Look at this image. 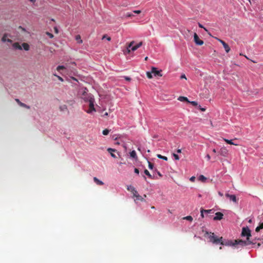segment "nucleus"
Returning a JSON list of instances; mask_svg holds the SVG:
<instances>
[{"label":"nucleus","instance_id":"60","mask_svg":"<svg viewBox=\"0 0 263 263\" xmlns=\"http://www.w3.org/2000/svg\"><path fill=\"white\" fill-rule=\"evenodd\" d=\"M260 243H258L257 245V247L258 248L260 246Z\"/></svg>","mask_w":263,"mask_h":263},{"label":"nucleus","instance_id":"22","mask_svg":"<svg viewBox=\"0 0 263 263\" xmlns=\"http://www.w3.org/2000/svg\"><path fill=\"white\" fill-rule=\"evenodd\" d=\"M178 100L180 101H187V102H189V100H188V99L186 98V97H179L178 98Z\"/></svg>","mask_w":263,"mask_h":263},{"label":"nucleus","instance_id":"5","mask_svg":"<svg viewBox=\"0 0 263 263\" xmlns=\"http://www.w3.org/2000/svg\"><path fill=\"white\" fill-rule=\"evenodd\" d=\"M89 103V109L86 111V112L88 114L91 113L92 111H95L96 109L94 107V103H95V99L90 100Z\"/></svg>","mask_w":263,"mask_h":263},{"label":"nucleus","instance_id":"61","mask_svg":"<svg viewBox=\"0 0 263 263\" xmlns=\"http://www.w3.org/2000/svg\"><path fill=\"white\" fill-rule=\"evenodd\" d=\"M213 152H214V153H216V149H213Z\"/></svg>","mask_w":263,"mask_h":263},{"label":"nucleus","instance_id":"4","mask_svg":"<svg viewBox=\"0 0 263 263\" xmlns=\"http://www.w3.org/2000/svg\"><path fill=\"white\" fill-rule=\"evenodd\" d=\"M81 98L85 102H88L90 100L93 99V97L90 93H87L85 91H84L81 96Z\"/></svg>","mask_w":263,"mask_h":263},{"label":"nucleus","instance_id":"62","mask_svg":"<svg viewBox=\"0 0 263 263\" xmlns=\"http://www.w3.org/2000/svg\"><path fill=\"white\" fill-rule=\"evenodd\" d=\"M29 1L34 3L35 2L34 0H29Z\"/></svg>","mask_w":263,"mask_h":263},{"label":"nucleus","instance_id":"18","mask_svg":"<svg viewBox=\"0 0 263 263\" xmlns=\"http://www.w3.org/2000/svg\"><path fill=\"white\" fill-rule=\"evenodd\" d=\"M261 229H263V222L262 223H260L258 227H257V228L255 229V232L256 233H258Z\"/></svg>","mask_w":263,"mask_h":263},{"label":"nucleus","instance_id":"28","mask_svg":"<svg viewBox=\"0 0 263 263\" xmlns=\"http://www.w3.org/2000/svg\"><path fill=\"white\" fill-rule=\"evenodd\" d=\"M8 36V34H5L2 37V42H6V40H7V37Z\"/></svg>","mask_w":263,"mask_h":263},{"label":"nucleus","instance_id":"31","mask_svg":"<svg viewBox=\"0 0 263 263\" xmlns=\"http://www.w3.org/2000/svg\"><path fill=\"white\" fill-rule=\"evenodd\" d=\"M109 133V130H108V129H105L104 130H103L102 132V134L106 136V135H107Z\"/></svg>","mask_w":263,"mask_h":263},{"label":"nucleus","instance_id":"44","mask_svg":"<svg viewBox=\"0 0 263 263\" xmlns=\"http://www.w3.org/2000/svg\"><path fill=\"white\" fill-rule=\"evenodd\" d=\"M134 172H135V173H136L137 174H139V170L137 168H135L134 169Z\"/></svg>","mask_w":263,"mask_h":263},{"label":"nucleus","instance_id":"35","mask_svg":"<svg viewBox=\"0 0 263 263\" xmlns=\"http://www.w3.org/2000/svg\"><path fill=\"white\" fill-rule=\"evenodd\" d=\"M65 67L64 66H58L57 67V70L58 71H60V70L61 69H65Z\"/></svg>","mask_w":263,"mask_h":263},{"label":"nucleus","instance_id":"29","mask_svg":"<svg viewBox=\"0 0 263 263\" xmlns=\"http://www.w3.org/2000/svg\"><path fill=\"white\" fill-rule=\"evenodd\" d=\"M183 219H186L187 220H189L190 221H192L193 220V218L191 216H187L186 217H184Z\"/></svg>","mask_w":263,"mask_h":263},{"label":"nucleus","instance_id":"23","mask_svg":"<svg viewBox=\"0 0 263 263\" xmlns=\"http://www.w3.org/2000/svg\"><path fill=\"white\" fill-rule=\"evenodd\" d=\"M130 156L131 157H132L133 158H137L136 153L135 151H133L130 153Z\"/></svg>","mask_w":263,"mask_h":263},{"label":"nucleus","instance_id":"52","mask_svg":"<svg viewBox=\"0 0 263 263\" xmlns=\"http://www.w3.org/2000/svg\"><path fill=\"white\" fill-rule=\"evenodd\" d=\"M15 101L18 103V104L19 105L20 104V103L21 102L20 100L18 99H15Z\"/></svg>","mask_w":263,"mask_h":263},{"label":"nucleus","instance_id":"14","mask_svg":"<svg viewBox=\"0 0 263 263\" xmlns=\"http://www.w3.org/2000/svg\"><path fill=\"white\" fill-rule=\"evenodd\" d=\"M107 151L110 153V155L113 158H116V156L112 153V152H115L116 151V150L115 149H113V148H108L107 149Z\"/></svg>","mask_w":263,"mask_h":263},{"label":"nucleus","instance_id":"12","mask_svg":"<svg viewBox=\"0 0 263 263\" xmlns=\"http://www.w3.org/2000/svg\"><path fill=\"white\" fill-rule=\"evenodd\" d=\"M135 44V41H133L132 42H130L127 45V48H126V52L128 54L130 53V51H132L131 50V48L133 46V45H134V44Z\"/></svg>","mask_w":263,"mask_h":263},{"label":"nucleus","instance_id":"33","mask_svg":"<svg viewBox=\"0 0 263 263\" xmlns=\"http://www.w3.org/2000/svg\"><path fill=\"white\" fill-rule=\"evenodd\" d=\"M137 200H140L141 201H144V198H142L141 196H140L139 194H137V196L136 197Z\"/></svg>","mask_w":263,"mask_h":263},{"label":"nucleus","instance_id":"2","mask_svg":"<svg viewBox=\"0 0 263 263\" xmlns=\"http://www.w3.org/2000/svg\"><path fill=\"white\" fill-rule=\"evenodd\" d=\"M220 244L227 246H235L237 245H245V242H243L242 240H235L234 241L230 240L225 241L222 240Z\"/></svg>","mask_w":263,"mask_h":263},{"label":"nucleus","instance_id":"48","mask_svg":"<svg viewBox=\"0 0 263 263\" xmlns=\"http://www.w3.org/2000/svg\"><path fill=\"white\" fill-rule=\"evenodd\" d=\"M54 32L55 33H59V30H58V29L57 28V27H55L54 28Z\"/></svg>","mask_w":263,"mask_h":263},{"label":"nucleus","instance_id":"19","mask_svg":"<svg viewBox=\"0 0 263 263\" xmlns=\"http://www.w3.org/2000/svg\"><path fill=\"white\" fill-rule=\"evenodd\" d=\"M75 39L79 44H82L83 43V40L81 39V37L79 34L76 36Z\"/></svg>","mask_w":263,"mask_h":263},{"label":"nucleus","instance_id":"32","mask_svg":"<svg viewBox=\"0 0 263 263\" xmlns=\"http://www.w3.org/2000/svg\"><path fill=\"white\" fill-rule=\"evenodd\" d=\"M152 71L151 72H147L146 76L148 79H152L153 78Z\"/></svg>","mask_w":263,"mask_h":263},{"label":"nucleus","instance_id":"6","mask_svg":"<svg viewBox=\"0 0 263 263\" xmlns=\"http://www.w3.org/2000/svg\"><path fill=\"white\" fill-rule=\"evenodd\" d=\"M215 39L218 40L220 43L222 44V45H223L227 53H228L230 51V47H229V46L228 45V44H227L226 42H224L223 40L220 39H218L217 37H215Z\"/></svg>","mask_w":263,"mask_h":263},{"label":"nucleus","instance_id":"17","mask_svg":"<svg viewBox=\"0 0 263 263\" xmlns=\"http://www.w3.org/2000/svg\"><path fill=\"white\" fill-rule=\"evenodd\" d=\"M223 140L224 141L227 143L231 145H238L237 144H235L233 142L232 140H228L226 138H222Z\"/></svg>","mask_w":263,"mask_h":263},{"label":"nucleus","instance_id":"45","mask_svg":"<svg viewBox=\"0 0 263 263\" xmlns=\"http://www.w3.org/2000/svg\"><path fill=\"white\" fill-rule=\"evenodd\" d=\"M191 103L194 105V106H197V103L195 101H192L191 102Z\"/></svg>","mask_w":263,"mask_h":263},{"label":"nucleus","instance_id":"51","mask_svg":"<svg viewBox=\"0 0 263 263\" xmlns=\"http://www.w3.org/2000/svg\"><path fill=\"white\" fill-rule=\"evenodd\" d=\"M124 78L126 80L128 81H130V80H131V79L128 77H124Z\"/></svg>","mask_w":263,"mask_h":263},{"label":"nucleus","instance_id":"46","mask_svg":"<svg viewBox=\"0 0 263 263\" xmlns=\"http://www.w3.org/2000/svg\"><path fill=\"white\" fill-rule=\"evenodd\" d=\"M133 15L131 13H127L126 14V17H132L133 16Z\"/></svg>","mask_w":263,"mask_h":263},{"label":"nucleus","instance_id":"41","mask_svg":"<svg viewBox=\"0 0 263 263\" xmlns=\"http://www.w3.org/2000/svg\"><path fill=\"white\" fill-rule=\"evenodd\" d=\"M173 156H174V158H175V160H179V159H180V158H179V157L178 156V155H177V154H174H174H173Z\"/></svg>","mask_w":263,"mask_h":263},{"label":"nucleus","instance_id":"53","mask_svg":"<svg viewBox=\"0 0 263 263\" xmlns=\"http://www.w3.org/2000/svg\"><path fill=\"white\" fill-rule=\"evenodd\" d=\"M195 180V177L193 176L191 178H190V180L191 181H194V180Z\"/></svg>","mask_w":263,"mask_h":263},{"label":"nucleus","instance_id":"58","mask_svg":"<svg viewBox=\"0 0 263 263\" xmlns=\"http://www.w3.org/2000/svg\"><path fill=\"white\" fill-rule=\"evenodd\" d=\"M218 194L220 196H223V194L221 193V192H218Z\"/></svg>","mask_w":263,"mask_h":263},{"label":"nucleus","instance_id":"30","mask_svg":"<svg viewBox=\"0 0 263 263\" xmlns=\"http://www.w3.org/2000/svg\"><path fill=\"white\" fill-rule=\"evenodd\" d=\"M106 39L107 41H110L111 40V38L109 36H108L106 34H104L103 36L102 39Z\"/></svg>","mask_w":263,"mask_h":263},{"label":"nucleus","instance_id":"24","mask_svg":"<svg viewBox=\"0 0 263 263\" xmlns=\"http://www.w3.org/2000/svg\"><path fill=\"white\" fill-rule=\"evenodd\" d=\"M144 174L147 175L149 178H151V179H153V177H152V176L151 175V174L149 173V172H148V171L147 170H145L144 171Z\"/></svg>","mask_w":263,"mask_h":263},{"label":"nucleus","instance_id":"63","mask_svg":"<svg viewBox=\"0 0 263 263\" xmlns=\"http://www.w3.org/2000/svg\"><path fill=\"white\" fill-rule=\"evenodd\" d=\"M147 59H148V57H145V61L147 60Z\"/></svg>","mask_w":263,"mask_h":263},{"label":"nucleus","instance_id":"64","mask_svg":"<svg viewBox=\"0 0 263 263\" xmlns=\"http://www.w3.org/2000/svg\"><path fill=\"white\" fill-rule=\"evenodd\" d=\"M158 174L160 176H161V174L160 173V172H158Z\"/></svg>","mask_w":263,"mask_h":263},{"label":"nucleus","instance_id":"8","mask_svg":"<svg viewBox=\"0 0 263 263\" xmlns=\"http://www.w3.org/2000/svg\"><path fill=\"white\" fill-rule=\"evenodd\" d=\"M194 40L195 43L198 45H202L203 44V41L199 39L196 33H195L194 34Z\"/></svg>","mask_w":263,"mask_h":263},{"label":"nucleus","instance_id":"56","mask_svg":"<svg viewBox=\"0 0 263 263\" xmlns=\"http://www.w3.org/2000/svg\"><path fill=\"white\" fill-rule=\"evenodd\" d=\"M6 42H9V43H12V41L11 40H10V39H7Z\"/></svg>","mask_w":263,"mask_h":263},{"label":"nucleus","instance_id":"20","mask_svg":"<svg viewBox=\"0 0 263 263\" xmlns=\"http://www.w3.org/2000/svg\"><path fill=\"white\" fill-rule=\"evenodd\" d=\"M93 180L98 185H102L104 184V183L102 181L99 180L97 177H94Z\"/></svg>","mask_w":263,"mask_h":263},{"label":"nucleus","instance_id":"13","mask_svg":"<svg viewBox=\"0 0 263 263\" xmlns=\"http://www.w3.org/2000/svg\"><path fill=\"white\" fill-rule=\"evenodd\" d=\"M143 44L142 42H140L138 44L135 45V46H132L131 50L133 51H136L137 49H138L139 47H140Z\"/></svg>","mask_w":263,"mask_h":263},{"label":"nucleus","instance_id":"43","mask_svg":"<svg viewBox=\"0 0 263 263\" xmlns=\"http://www.w3.org/2000/svg\"><path fill=\"white\" fill-rule=\"evenodd\" d=\"M53 75H54V76L57 77L58 78V79L60 81H63V79L62 77H61L60 76H58V75H57V74H54Z\"/></svg>","mask_w":263,"mask_h":263},{"label":"nucleus","instance_id":"16","mask_svg":"<svg viewBox=\"0 0 263 263\" xmlns=\"http://www.w3.org/2000/svg\"><path fill=\"white\" fill-rule=\"evenodd\" d=\"M22 47L26 51H28L29 50L30 47L28 44L26 43H23L22 45Z\"/></svg>","mask_w":263,"mask_h":263},{"label":"nucleus","instance_id":"50","mask_svg":"<svg viewBox=\"0 0 263 263\" xmlns=\"http://www.w3.org/2000/svg\"><path fill=\"white\" fill-rule=\"evenodd\" d=\"M134 12L136 14H140L141 13L140 10H135L134 11Z\"/></svg>","mask_w":263,"mask_h":263},{"label":"nucleus","instance_id":"40","mask_svg":"<svg viewBox=\"0 0 263 263\" xmlns=\"http://www.w3.org/2000/svg\"><path fill=\"white\" fill-rule=\"evenodd\" d=\"M198 26H199L200 28H203V29H204V30H205V31H206V32H208V30L205 28H204V27H203V26L202 24H200V23H198Z\"/></svg>","mask_w":263,"mask_h":263},{"label":"nucleus","instance_id":"7","mask_svg":"<svg viewBox=\"0 0 263 263\" xmlns=\"http://www.w3.org/2000/svg\"><path fill=\"white\" fill-rule=\"evenodd\" d=\"M219 154L224 157H226L228 155V150L225 146L222 147L219 152Z\"/></svg>","mask_w":263,"mask_h":263},{"label":"nucleus","instance_id":"49","mask_svg":"<svg viewBox=\"0 0 263 263\" xmlns=\"http://www.w3.org/2000/svg\"><path fill=\"white\" fill-rule=\"evenodd\" d=\"M206 158H207V160L208 161H209L210 159H211V156H210V155L209 154H207L206 156Z\"/></svg>","mask_w":263,"mask_h":263},{"label":"nucleus","instance_id":"27","mask_svg":"<svg viewBox=\"0 0 263 263\" xmlns=\"http://www.w3.org/2000/svg\"><path fill=\"white\" fill-rule=\"evenodd\" d=\"M127 190L130 191L131 192H133L135 189L133 186L129 185L127 187Z\"/></svg>","mask_w":263,"mask_h":263},{"label":"nucleus","instance_id":"42","mask_svg":"<svg viewBox=\"0 0 263 263\" xmlns=\"http://www.w3.org/2000/svg\"><path fill=\"white\" fill-rule=\"evenodd\" d=\"M200 212H201V215H200L201 217L202 218H204V214H203V213H204V209H201Z\"/></svg>","mask_w":263,"mask_h":263},{"label":"nucleus","instance_id":"54","mask_svg":"<svg viewBox=\"0 0 263 263\" xmlns=\"http://www.w3.org/2000/svg\"><path fill=\"white\" fill-rule=\"evenodd\" d=\"M24 108H27V109H30V108L29 106H28V105H26V104H25V105H24Z\"/></svg>","mask_w":263,"mask_h":263},{"label":"nucleus","instance_id":"11","mask_svg":"<svg viewBox=\"0 0 263 263\" xmlns=\"http://www.w3.org/2000/svg\"><path fill=\"white\" fill-rule=\"evenodd\" d=\"M215 216L213 218L214 220H220L223 218V214L221 212H217L215 213Z\"/></svg>","mask_w":263,"mask_h":263},{"label":"nucleus","instance_id":"9","mask_svg":"<svg viewBox=\"0 0 263 263\" xmlns=\"http://www.w3.org/2000/svg\"><path fill=\"white\" fill-rule=\"evenodd\" d=\"M161 70H158L156 68L153 67L152 68V72L154 74V76L162 77L161 73Z\"/></svg>","mask_w":263,"mask_h":263},{"label":"nucleus","instance_id":"38","mask_svg":"<svg viewBox=\"0 0 263 263\" xmlns=\"http://www.w3.org/2000/svg\"><path fill=\"white\" fill-rule=\"evenodd\" d=\"M46 33L51 39L53 38V36H54L53 35L52 33H50L49 32H46Z\"/></svg>","mask_w":263,"mask_h":263},{"label":"nucleus","instance_id":"34","mask_svg":"<svg viewBox=\"0 0 263 263\" xmlns=\"http://www.w3.org/2000/svg\"><path fill=\"white\" fill-rule=\"evenodd\" d=\"M204 213H214V210L213 209L211 210H204Z\"/></svg>","mask_w":263,"mask_h":263},{"label":"nucleus","instance_id":"25","mask_svg":"<svg viewBox=\"0 0 263 263\" xmlns=\"http://www.w3.org/2000/svg\"><path fill=\"white\" fill-rule=\"evenodd\" d=\"M157 156L159 159H161L165 161L167 160V158L166 157L162 156L160 154H158Z\"/></svg>","mask_w":263,"mask_h":263},{"label":"nucleus","instance_id":"3","mask_svg":"<svg viewBox=\"0 0 263 263\" xmlns=\"http://www.w3.org/2000/svg\"><path fill=\"white\" fill-rule=\"evenodd\" d=\"M208 234H209V239L210 241L214 244H218L220 243L221 241L222 240V237H218L215 236L214 233H207Z\"/></svg>","mask_w":263,"mask_h":263},{"label":"nucleus","instance_id":"47","mask_svg":"<svg viewBox=\"0 0 263 263\" xmlns=\"http://www.w3.org/2000/svg\"><path fill=\"white\" fill-rule=\"evenodd\" d=\"M180 79H186L185 75L184 74H182L181 76V77H180Z\"/></svg>","mask_w":263,"mask_h":263},{"label":"nucleus","instance_id":"10","mask_svg":"<svg viewBox=\"0 0 263 263\" xmlns=\"http://www.w3.org/2000/svg\"><path fill=\"white\" fill-rule=\"evenodd\" d=\"M226 196L229 198L230 200H232L235 203H237L238 202V199H237L236 196L234 195H230L228 193H227L226 194Z\"/></svg>","mask_w":263,"mask_h":263},{"label":"nucleus","instance_id":"1","mask_svg":"<svg viewBox=\"0 0 263 263\" xmlns=\"http://www.w3.org/2000/svg\"><path fill=\"white\" fill-rule=\"evenodd\" d=\"M242 236H247V240L243 241V242H245V245H241V246H246L250 245H255L256 243V240H260L261 238L258 236H256L252 240H250V237L251 236V231L249 229V228H243L242 229L241 232Z\"/></svg>","mask_w":263,"mask_h":263},{"label":"nucleus","instance_id":"15","mask_svg":"<svg viewBox=\"0 0 263 263\" xmlns=\"http://www.w3.org/2000/svg\"><path fill=\"white\" fill-rule=\"evenodd\" d=\"M12 46L14 48L16 49H19V50H22V46L19 44L18 43H14L12 45Z\"/></svg>","mask_w":263,"mask_h":263},{"label":"nucleus","instance_id":"39","mask_svg":"<svg viewBox=\"0 0 263 263\" xmlns=\"http://www.w3.org/2000/svg\"><path fill=\"white\" fill-rule=\"evenodd\" d=\"M154 165L152 163L148 162V167L149 169L152 170L153 168Z\"/></svg>","mask_w":263,"mask_h":263},{"label":"nucleus","instance_id":"59","mask_svg":"<svg viewBox=\"0 0 263 263\" xmlns=\"http://www.w3.org/2000/svg\"><path fill=\"white\" fill-rule=\"evenodd\" d=\"M108 113H107V112H105V113L104 114L103 116H106V117H107V116H108Z\"/></svg>","mask_w":263,"mask_h":263},{"label":"nucleus","instance_id":"21","mask_svg":"<svg viewBox=\"0 0 263 263\" xmlns=\"http://www.w3.org/2000/svg\"><path fill=\"white\" fill-rule=\"evenodd\" d=\"M60 110L62 111H65L67 110V107L66 105H62L60 106Z\"/></svg>","mask_w":263,"mask_h":263},{"label":"nucleus","instance_id":"55","mask_svg":"<svg viewBox=\"0 0 263 263\" xmlns=\"http://www.w3.org/2000/svg\"><path fill=\"white\" fill-rule=\"evenodd\" d=\"M25 104V103H22V102H21V103H20V104H19V105H20V106H21V107H24V106Z\"/></svg>","mask_w":263,"mask_h":263},{"label":"nucleus","instance_id":"37","mask_svg":"<svg viewBox=\"0 0 263 263\" xmlns=\"http://www.w3.org/2000/svg\"><path fill=\"white\" fill-rule=\"evenodd\" d=\"M18 29L21 30L22 32H26L27 33H29L25 28H23L22 26H19Z\"/></svg>","mask_w":263,"mask_h":263},{"label":"nucleus","instance_id":"57","mask_svg":"<svg viewBox=\"0 0 263 263\" xmlns=\"http://www.w3.org/2000/svg\"><path fill=\"white\" fill-rule=\"evenodd\" d=\"M177 152L178 153H181V149H177Z\"/></svg>","mask_w":263,"mask_h":263},{"label":"nucleus","instance_id":"36","mask_svg":"<svg viewBox=\"0 0 263 263\" xmlns=\"http://www.w3.org/2000/svg\"><path fill=\"white\" fill-rule=\"evenodd\" d=\"M133 194L134 197H136L137 196V194H139L138 192L135 190L133 192H132Z\"/></svg>","mask_w":263,"mask_h":263},{"label":"nucleus","instance_id":"26","mask_svg":"<svg viewBox=\"0 0 263 263\" xmlns=\"http://www.w3.org/2000/svg\"><path fill=\"white\" fill-rule=\"evenodd\" d=\"M206 178L203 175H200L199 177V180L201 181L202 182H204L206 180Z\"/></svg>","mask_w":263,"mask_h":263}]
</instances>
